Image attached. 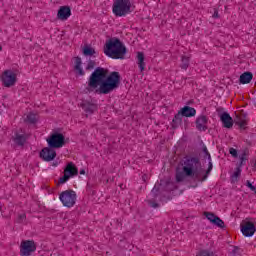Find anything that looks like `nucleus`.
Here are the masks:
<instances>
[{
    "mask_svg": "<svg viewBox=\"0 0 256 256\" xmlns=\"http://www.w3.org/2000/svg\"><path fill=\"white\" fill-rule=\"evenodd\" d=\"M121 85V74L117 71L109 73V69L97 67L88 79L86 87L89 93L95 91L98 95H109Z\"/></svg>",
    "mask_w": 256,
    "mask_h": 256,
    "instance_id": "1",
    "label": "nucleus"
},
{
    "mask_svg": "<svg viewBox=\"0 0 256 256\" xmlns=\"http://www.w3.org/2000/svg\"><path fill=\"white\" fill-rule=\"evenodd\" d=\"M182 169H176V183H183L187 177H192L194 181H201L199 169H201V160L199 157L187 156L184 159Z\"/></svg>",
    "mask_w": 256,
    "mask_h": 256,
    "instance_id": "2",
    "label": "nucleus"
},
{
    "mask_svg": "<svg viewBox=\"0 0 256 256\" xmlns=\"http://www.w3.org/2000/svg\"><path fill=\"white\" fill-rule=\"evenodd\" d=\"M104 53L111 59H125L127 47L119 38H111L104 45Z\"/></svg>",
    "mask_w": 256,
    "mask_h": 256,
    "instance_id": "3",
    "label": "nucleus"
},
{
    "mask_svg": "<svg viewBox=\"0 0 256 256\" xmlns=\"http://www.w3.org/2000/svg\"><path fill=\"white\" fill-rule=\"evenodd\" d=\"M112 11L116 17H125L129 15L131 10V0H116L114 1Z\"/></svg>",
    "mask_w": 256,
    "mask_h": 256,
    "instance_id": "4",
    "label": "nucleus"
},
{
    "mask_svg": "<svg viewBox=\"0 0 256 256\" xmlns=\"http://www.w3.org/2000/svg\"><path fill=\"white\" fill-rule=\"evenodd\" d=\"M59 199L64 207L71 209V207H75V203H77V192L68 189L60 193Z\"/></svg>",
    "mask_w": 256,
    "mask_h": 256,
    "instance_id": "5",
    "label": "nucleus"
},
{
    "mask_svg": "<svg viewBox=\"0 0 256 256\" xmlns=\"http://www.w3.org/2000/svg\"><path fill=\"white\" fill-rule=\"evenodd\" d=\"M76 175H79V169L73 162H69L64 168V175L59 178L57 185H64L70 177H76Z\"/></svg>",
    "mask_w": 256,
    "mask_h": 256,
    "instance_id": "6",
    "label": "nucleus"
},
{
    "mask_svg": "<svg viewBox=\"0 0 256 256\" xmlns=\"http://www.w3.org/2000/svg\"><path fill=\"white\" fill-rule=\"evenodd\" d=\"M48 147L51 149H61L65 145V136L59 132L52 133L47 139Z\"/></svg>",
    "mask_w": 256,
    "mask_h": 256,
    "instance_id": "7",
    "label": "nucleus"
},
{
    "mask_svg": "<svg viewBox=\"0 0 256 256\" xmlns=\"http://www.w3.org/2000/svg\"><path fill=\"white\" fill-rule=\"evenodd\" d=\"M0 80L4 87H13L17 83V74L13 70H5L1 74Z\"/></svg>",
    "mask_w": 256,
    "mask_h": 256,
    "instance_id": "8",
    "label": "nucleus"
},
{
    "mask_svg": "<svg viewBox=\"0 0 256 256\" xmlns=\"http://www.w3.org/2000/svg\"><path fill=\"white\" fill-rule=\"evenodd\" d=\"M37 251V245H35V241L26 240L21 243L20 255L21 256H29L31 253H35Z\"/></svg>",
    "mask_w": 256,
    "mask_h": 256,
    "instance_id": "9",
    "label": "nucleus"
},
{
    "mask_svg": "<svg viewBox=\"0 0 256 256\" xmlns=\"http://www.w3.org/2000/svg\"><path fill=\"white\" fill-rule=\"evenodd\" d=\"M40 157L43 159V161H53V159L57 157V152L54 148L48 146L40 151Z\"/></svg>",
    "mask_w": 256,
    "mask_h": 256,
    "instance_id": "10",
    "label": "nucleus"
},
{
    "mask_svg": "<svg viewBox=\"0 0 256 256\" xmlns=\"http://www.w3.org/2000/svg\"><path fill=\"white\" fill-rule=\"evenodd\" d=\"M255 224L253 222H245L244 224H241V232L244 237H253L255 235Z\"/></svg>",
    "mask_w": 256,
    "mask_h": 256,
    "instance_id": "11",
    "label": "nucleus"
},
{
    "mask_svg": "<svg viewBox=\"0 0 256 256\" xmlns=\"http://www.w3.org/2000/svg\"><path fill=\"white\" fill-rule=\"evenodd\" d=\"M196 129L198 131H207L208 127H207V123H209V118L205 115H200L196 121Z\"/></svg>",
    "mask_w": 256,
    "mask_h": 256,
    "instance_id": "12",
    "label": "nucleus"
},
{
    "mask_svg": "<svg viewBox=\"0 0 256 256\" xmlns=\"http://www.w3.org/2000/svg\"><path fill=\"white\" fill-rule=\"evenodd\" d=\"M80 107L86 112V115H93V113L97 111V104L89 101H83L80 104Z\"/></svg>",
    "mask_w": 256,
    "mask_h": 256,
    "instance_id": "13",
    "label": "nucleus"
},
{
    "mask_svg": "<svg viewBox=\"0 0 256 256\" xmlns=\"http://www.w3.org/2000/svg\"><path fill=\"white\" fill-rule=\"evenodd\" d=\"M220 121L225 129H231L233 127V118L227 112L220 114Z\"/></svg>",
    "mask_w": 256,
    "mask_h": 256,
    "instance_id": "14",
    "label": "nucleus"
},
{
    "mask_svg": "<svg viewBox=\"0 0 256 256\" xmlns=\"http://www.w3.org/2000/svg\"><path fill=\"white\" fill-rule=\"evenodd\" d=\"M58 19L67 21L71 17V8L69 6H61L57 14Z\"/></svg>",
    "mask_w": 256,
    "mask_h": 256,
    "instance_id": "15",
    "label": "nucleus"
},
{
    "mask_svg": "<svg viewBox=\"0 0 256 256\" xmlns=\"http://www.w3.org/2000/svg\"><path fill=\"white\" fill-rule=\"evenodd\" d=\"M12 141L15 143V145H18V147H24L25 143H27V135L15 132L14 136L12 137Z\"/></svg>",
    "mask_w": 256,
    "mask_h": 256,
    "instance_id": "16",
    "label": "nucleus"
},
{
    "mask_svg": "<svg viewBox=\"0 0 256 256\" xmlns=\"http://www.w3.org/2000/svg\"><path fill=\"white\" fill-rule=\"evenodd\" d=\"M179 112L182 114V117H195L197 110L190 106H184Z\"/></svg>",
    "mask_w": 256,
    "mask_h": 256,
    "instance_id": "17",
    "label": "nucleus"
},
{
    "mask_svg": "<svg viewBox=\"0 0 256 256\" xmlns=\"http://www.w3.org/2000/svg\"><path fill=\"white\" fill-rule=\"evenodd\" d=\"M253 80V73L244 72L240 75L239 81L242 85H247Z\"/></svg>",
    "mask_w": 256,
    "mask_h": 256,
    "instance_id": "18",
    "label": "nucleus"
},
{
    "mask_svg": "<svg viewBox=\"0 0 256 256\" xmlns=\"http://www.w3.org/2000/svg\"><path fill=\"white\" fill-rule=\"evenodd\" d=\"M181 123H183V115L181 114L180 111H178V113L175 114L172 120V123H171L172 129H177V127H179Z\"/></svg>",
    "mask_w": 256,
    "mask_h": 256,
    "instance_id": "19",
    "label": "nucleus"
},
{
    "mask_svg": "<svg viewBox=\"0 0 256 256\" xmlns=\"http://www.w3.org/2000/svg\"><path fill=\"white\" fill-rule=\"evenodd\" d=\"M75 59V66H74V69L75 71H77L78 75H85V71H83V68H81V65H82V60H81V57L77 56L74 58Z\"/></svg>",
    "mask_w": 256,
    "mask_h": 256,
    "instance_id": "20",
    "label": "nucleus"
},
{
    "mask_svg": "<svg viewBox=\"0 0 256 256\" xmlns=\"http://www.w3.org/2000/svg\"><path fill=\"white\" fill-rule=\"evenodd\" d=\"M137 59L140 71H145V54L143 52H138Z\"/></svg>",
    "mask_w": 256,
    "mask_h": 256,
    "instance_id": "21",
    "label": "nucleus"
},
{
    "mask_svg": "<svg viewBox=\"0 0 256 256\" xmlns=\"http://www.w3.org/2000/svg\"><path fill=\"white\" fill-rule=\"evenodd\" d=\"M241 166H238L234 173L231 175V183L235 184L239 182V177H241Z\"/></svg>",
    "mask_w": 256,
    "mask_h": 256,
    "instance_id": "22",
    "label": "nucleus"
},
{
    "mask_svg": "<svg viewBox=\"0 0 256 256\" xmlns=\"http://www.w3.org/2000/svg\"><path fill=\"white\" fill-rule=\"evenodd\" d=\"M95 49L89 45H85L83 48V55L85 57H93L95 55Z\"/></svg>",
    "mask_w": 256,
    "mask_h": 256,
    "instance_id": "23",
    "label": "nucleus"
},
{
    "mask_svg": "<svg viewBox=\"0 0 256 256\" xmlns=\"http://www.w3.org/2000/svg\"><path fill=\"white\" fill-rule=\"evenodd\" d=\"M189 63H190L189 56L183 55L181 57V64H180L181 69H184L185 71L186 69H189Z\"/></svg>",
    "mask_w": 256,
    "mask_h": 256,
    "instance_id": "24",
    "label": "nucleus"
},
{
    "mask_svg": "<svg viewBox=\"0 0 256 256\" xmlns=\"http://www.w3.org/2000/svg\"><path fill=\"white\" fill-rule=\"evenodd\" d=\"M211 171H213V162H211V160H209L208 169L206 170L205 175L203 177H200V181L201 182L207 181V177H209Z\"/></svg>",
    "mask_w": 256,
    "mask_h": 256,
    "instance_id": "25",
    "label": "nucleus"
},
{
    "mask_svg": "<svg viewBox=\"0 0 256 256\" xmlns=\"http://www.w3.org/2000/svg\"><path fill=\"white\" fill-rule=\"evenodd\" d=\"M27 123H30L31 125H35L37 123V115L33 113H29L25 119Z\"/></svg>",
    "mask_w": 256,
    "mask_h": 256,
    "instance_id": "26",
    "label": "nucleus"
},
{
    "mask_svg": "<svg viewBox=\"0 0 256 256\" xmlns=\"http://www.w3.org/2000/svg\"><path fill=\"white\" fill-rule=\"evenodd\" d=\"M247 155H249V151L244 150L243 153L240 155V163L238 167H242V165H245V162L247 161Z\"/></svg>",
    "mask_w": 256,
    "mask_h": 256,
    "instance_id": "27",
    "label": "nucleus"
},
{
    "mask_svg": "<svg viewBox=\"0 0 256 256\" xmlns=\"http://www.w3.org/2000/svg\"><path fill=\"white\" fill-rule=\"evenodd\" d=\"M212 224L216 225V227H220V229L225 228V222H223L221 220V218H219L218 216H216V218H214Z\"/></svg>",
    "mask_w": 256,
    "mask_h": 256,
    "instance_id": "28",
    "label": "nucleus"
},
{
    "mask_svg": "<svg viewBox=\"0 0 256 256\" xmlns=\"http://www.w3.org/2000/svg\"><path fill=\"white\" fill-rule=\"evenodd\" d=\"M204 215H205L206 219H208V221H210V223H213V221L217 217L213 212H204Z\"/></svg>",
    "mask_w": 256,
    "mask_h": 256,
    "instance_id": "29",
    "label": "nucleus"
},
{
    "mask_svg": "<svg viewBox=\"0 0 256 256\" xmlns=\"http://www.w3.org/2000/svg\"><path fill=\"white\" fill-rule=\"evenodd\" d=\"M213 252L209 250H202L196 256H213Z\"/></svg>",
    "mask_w": 256,
    "mask_h": 256,
    "instance_id": "30",
    "label": "nucleus"
},
{
    "mask_svg": "<svg viewBox=\"0 0 256 256\" xmlns=\"http://www.w3.org/2000/svg\"><path fill=\"white\" fill-rule=\"evenodd\" d=\"M95 69V61L90 60L86 66V71H91Z\"/></svg>",
    "mask_w": 256,
    "mask_h": 256,
    "instance_id": "31",
    "label": "nucleus"
},
{
    "mask_svg": "<svg viewBox=\"0 0 256 256\" xmlns=\"http://www.w3.org/2000/svg\"><path fill=\"white\" fill-rule=\"evenodd\" d=\"M202 151L205 153L206 157H208V161H211V154L209 153V150H207V146H202Z\"/></svg>",
    "mask_w": 256,
    "mask_h": 256,
    "instance_id": "32",
    "label": "nucleus"
},
{
    "mask_svg": "<svg viewBox=\"0 0 256 256\" xmlns=\"http://www.w3.org/2000/svg\"><path fill=\"white\" fill-rule=\"evenodd\" d=\"M229 153H230V155H232V157H235V158L238 157L237 149H235V148H230Z\"/></svg>",
    "mask_w": 256,
    "mask_h": 256,
    "instance_id": "33",
    "label": "nucleus"
},
{
    "mask_svg": "<svg viewBox=\"0 0 256 256\" xmlns=\"http://www.w3.org/2000/svg\"><path fill=\"white\" fill-rule=\"evenodd\" d=\"M246 186L248 189H250V191H255V189H256V187L253 186V184H251V182L249 180H247Z\"/></svg>",
    "mask_w": 256,
    "mask_h": 256,
    "instance_id": "34",
    "label": "nucleus"
},
{
    "mask_svg": "<svg viewBox=\"0 0 256 256\" xmlns=\"http://www.w3.org/2000/svg\"><path fill=\"white\" fill-rule=\"evenodd\" d=\"M236 125H239V127H241V129H243V127H245V125H247V121L241 120L239 122H236Z\"/></svg>",
    "mask_w": 256,
    "mask_h": 256,
    "instance_id": "35",
    "label": "nucleus"
},
{
    "mask_svg": "<svg viewBox=\"0 0 256 256\" xmlns=\"http://www.w3.org/2000/svg\"><path fill=\"white\" fill-rule=\"evenodd\" d=\"M212 17L213 19H219V10H217V8H214V13Z\"/></svg>",
    "mask_w": 256,
    "mask_h": 256,
    "instance_id": "36",
    "label": "nucleus"
},
{
    "mask_svg": "<svg viewBox=\"0 0 256 256\" xmlns=\"http://www.w3.org/2000/svg\"><path fill=\"white\" fill-rule=\"evenodd\" d=\"M149 205H150V207H153L154 209H157V207H159V203L153 202V201H149Z\"/></svg>",
    "mask_w": 256,
    "mask_h": 256,
    "instance_id": "37",
    "label": "nucleus"
},
{
    "mask_svg": "<svg viewBox=\"0 0 256 256\" xmlns=\"http://www.w3.org/2000/svg\"><path fill=\"white\" fill-rule=\"evenodd\" d=\"M216 111H217L219 117H221V115H223V113H224L223 112L224 109L222 107L217 108Z\"/></svg>",
    "mask_w": 256,
    "mask_h": 256,
    "instance_id": "38",
    "label": "nucleus"
},
{
    "mask_svg": "<svg viewBox=\"0 0 256 256\" xmlns=\"http://www.w3.org/2000/svg\"><path fill=\"white\" fill-rule=\"evenodd\" d=\"M237 253H239V247L234 246V249L232 250V254L237 255Z\"/></svg>",
    "mask_w": 256,
    "mask_h": 256,
    "instance_id": "39",
    "label": "nucleus"
},
{
    "mask_svg": "<svg viewBox=\"0 0 256 256\" xmlns=\"http://www.w3.org/2000/svg\"><path fill=\"white\" fill-rule=\"evenodd\" d=\"M26 215L25 214H21V215H19V221L21 222V221H23L24 219H26Z\"/></svg>",
    "mask_w": 256,
    "mask_h": 256,
    "instance_id": "40",
    "label": "nucleus"
},
{
    "mask_svg": "<svg viewBox=\"0 0 256 256\" xmlns=\"http://www.w3.org/2000/svg\"><path fill=\"white\" fill-rule=\"evenodd\" d=\"M80 175H85V170H81Z\"/></svg>",
    "mask_w": 256,
    "mask_h": 256,
    "instance_id": "41",
    "label": "nucleus"
},
{
    "mask_svg": "<svg viewBox=\"0 0 256 256\" xmlns=\"http://www.w3.org/2000/svg\"><path fill=\"white\" fill-rule=\"evenodd\" d=\"M57 165H59V163H57V162H54V163H53V166H54V167H57Z\"/></svg>",
    "mask_w": 256,
    "mask_h": 256,
    "instance_id": "42",
    "label": "nucleus"
},
{
    "mask_svg": "<svg viewBox=\"0 0 256 256\" xmlns=\"http://www.w3.org/2000/svg\"><path fill=\"white\" fill-rule=\"evenodd\" d=\"M155 191H157V189L154 187V188L152 189V193H155Z\"/></svg>",
    "mask_w": 256,
    "mask_h": 256,
    "instance_id": "43",
    "label": "nucleus"
},
{
    "mask_svg": "<svg viewBox=\"0 0 256 256\" xmlns=\"http://www.w3.org/2000/svg\"><path fill=\"white\" fill-rule=\"evenodd\" d=\"M0 51H3V47L0 45Z\"/></svg>",
    "mask_w": 256,
    "mask_h": 256,
    "instance_id": "44",
    "label": "nucleus"
},
{
    "mask_svg": "<svg viewBox=\"0 0 256 256\" xmlns=\"http://www.w3.org/2000/svg\"><path fill=\"white\" fill-rule=\"evenodd\" d=\"M255 167H256V160H255V163H254Z\"/></svg>",
    "mask_w": 256,
    "mask_h": 256,
    "instance_id": "45",
    "label": "nucleus"
},
{
    "mask_svg": "<svg viewBox=\"0 0 256 256\" xmlns=\"http://www.w3.org/2000/svg\"><path fill=\"white\" fill-rule=\"evenodd\" d=\"M254 193L256 194V188H255V190H254Z\"/></svg>",
    "mask_w": 256,
    "mask_h": 256,
    "instance_id": "46",
    "label": "nucleus"
}]
</instances>
